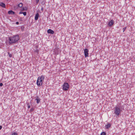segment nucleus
I'll use <instances>...</instances> for the list:
<instances>
[{
  "label": "nucleus",
  "instance_id": "f257e3e1",
  "mask_svg": "<svg viewBox=\"0 0 135 135\" xmlns=\"http://www.w3.org/2000/svg\"><path fill=\"white\" fill-rule=\"evenodd\" d=\"M19 39L20 38L18 35H16L10 37L8 38V42L9 45H11L13 44L17 43Z\"/></svg>",
  "mask_w": 135,
  "mask_h": 135
},
{
  "label": "nucleus",
  "instance_id": "f03ea898",
  "mask_svg": "<svg viewBox=\"0 0 135 135\" xmlns=\"http://www.w3.org/2000/svg\"><path fill=\"white\" fill-rule=\"evenodd\" d=\"M45 76L42 75L41 76L38 77L37 81V84L38 86H40L42 84V81H43L45 79Z\"/></svg>",
  "mask_w": 135,
  "mask_h": 135
},
{
  "label": "nucleus",
  "instance_id": "7ed1b4c3",
  "mask_svg": "<svg viewBox=\"0 0 135 135\" xmlns=\"http://www.w3.org/2000/svg\"><path fill=\"white\" fill-rule=\"evenodd\" d=\"M121 110L120 108L117 107H115L114 108V113L117 116H119V115L121 113Z\"/></svg>",
  "mask_w": 135,
  "mask_h": 135
},
{
  "label": "nucleus",
  "instance_id": "20e7f679",
  "mask_svg": "<svg viewBox=\"0 0 135 135\" xmlns=\"http://www.w3.org/2000/svg\"><path fill=\"white\" fill-rule=\"evenodd\" d=\"M63 86V89L64 91L68 90L69 88V85L67 83H65Z\"/></svg>",
  "mask_w": 135,
  "mask_h": 135
},
{
  "label": "nucleus",
  "instance_id": "39448f33",
  "mask_svg": "<svg viewBox=\"0 0 135 135\" xmlns=\"http://www.w3.org/2000/svg\"><path fill=\"white\" fill-rule=\"evenodd\" d=\"M89 50L88 49H86L84 50V54L85 56V57H86L88 56V53Z\"/></svg>",
  "mask_w": 135,
  "mask_h": 135
},
{
  "label": "nucleus",
  "instance_id": "423d86ee",
  "mask_svg": "<svg viewBox=\"0 0 135 135\" xmlns=\"http://www.w3.org/2000/svg\"><path fill=\"white\" fill-rule=\"evenodd\" d=\"M114 23V21L113 20H111L108 23V25L110 27L112 26Z\"/></svg>",
  "mask_w": 135,
  "mask_h": 135
},
{
  "label": "nucleus",
  "instance_id": "0eeeda50",
  "mask_svg": "<svg viewBox=\"0 0 135 135\" xmlns=\"http://www.w3.org/2000/svg\"><path fill=\"white\" fill-rule=\"evenodd\" d=\"M47 32L48 33L51 34H53L54 33V31L51 29H49L48 30H47Z\"/></svg>",
  "mask_w": 135,
  "mask_h": 135
},
{
  "label": "nucleus",
  "instance_id": "6e6552de",
  "mask_svg": "<svg viewBox=\"0 0 135 135\" xmlns=\"http://www.w3.org/2000/svg\"><path fill=\"white\" fill-rule=\"evenodd\" d=\"M35 100H36L37 103L38 104L40 103V98L38 97L37 96Z\"/></svg>",
  "mask_w": 135,
  "mask_h": 135
},
{
  "label": "nucleus",
  "instance_id": "1a4fd4ad",
  "mask_svg": "<svg viewBox=\"0 0 135 135\" xmlns=\"http://www.w3.org/2000/svg\"><path fill=\"white\" fill-rule=\"evenodd\" d=\"M39 14L38 13H37L35 15V19L36 20H38Z\"/></svg>",
  "mask_w": 135,
  "mask_h": 135
},
{
  "label": "nucleus",
  "instance_id": "9d476101",
  "mask_svg": "<svg viewBox=\"0 0 135 135\" xmlns=\"http://www.w3.org/2000/svg\"><path fill=\"white\" fill-rule=\"evenodd\" d=\"M0 6L4 8H5L6 7L5 4L3 2H1L0 3Z\"/></svg>",
  "mask_w": 135,
  "mask_h": 135
},
{
  "label": "nucleus",
  "instance_id": "9b49d317",
  "mask_svg": "<svg viewBox=\"0 0 135 135\" xmlns=\"http://www.w3.org/2000/svg\"><path fill=\"white\" fill-rule=\"evenodd\" d=\"M8 13L9 14H12L14 15L15 14V13L12 11L10 10L8 11Z\"/></svg>",
  "mask_w": 135,
  "mask_h": 135
},
{
  "label": "nucleus",
  "instance_id": "f8f14e48",
  "mask_svg": "<svg viewBox=\"0 0 135 135\" xmlns=\"http://www.w3.org/2000/svg\"><path fill=\"white\" fill-rule=\"evenodd\" d=\"M111 126L110 124L108 123L107 125L105 126V128L106 129L109 128Z\"/></svg>",
  "mask_w": 135,
  "mask_h": 135
},
{
  "label": "nucleus",
  "instance_id": "ddd939ff",
  "mask_svg": "<svg viewBox=\"0 0 135 135\" xmlns=\"http://www.w3.org/2000/svg\"><path fill=\"white\" fill-rule=\"evenodd\" d=\"M18 6L19 7H22L23 4L22 3H20L18 5Z\"/></svg>",
  "mask_w": 135,
  "mask_h": 135
},
{
  "label": "nucleus",
  "instance_id": "4468645a",
  "mask_svg": "<svg viewBox=\"0 0 135 135\" xmlns=\"http://www.w3.org/2000/svg\"><path fill=\"white\" fill-rule=\"evenodd\" d=\"M11 135H17V134L15 132H13Z\"/></svg>",
  "mask_w": 135,
  "mask_h": 135
},
{
  "label": "nucleus",
  "instance_id": "2eb2a0df",
  "mask_svg": "<svg viewBox=\"0 0 135 135\" xmlns=\"http://www.w3.org/2000/svg\"><path fill=\"white\" fill-rule=\"evenodd\" d=\"M106 133L104 132H102L101 134V135H105Z\"/></svg>",
  "mask_w": 135,
  "mask_h": 135
},
{
  "label": "nucleus",
  "instance_id": "dca6fc26",
  "mask_svg": "<svg viewBox=\"0 0 135 135\" xmlns=\"http://www.w3.org/2000/svg\"><path fill=\"white\" fill-rule=\"evenodd\" d=\"M126 28H127L126 27H124V28H123V32H124V31L126 29Z\"/></svg>",
  "mask_w": 135,
  "mask_h": 135
},
{
  "label": "nucleus",
  "instance_id": "f3484780",
  "mask_svg": "<svg viewBox=\"0 0 135 135\" xmlns=\"http://www.w3.org/2000/svg\"><path fill=\"white\" fill-rule=\"evenodd\" d=\"M23 14L24 16H26V12H23Z\"/></svg>",
  "mask_w": 135,
  "mask_h": 135
},
{
  "label": "nucleus",
  "instance_id": "a211bd4d",
  "mask_svg": "<svg viewBox=\"0 0 135 135\" xmlns=\"http://www.w3.org/2000/svg\"><path fill=\"white\" fill-rule=\"evenodd\" d=\"M27 108L28 109H29L30 108V105H29V103H27Z\"/></svg>",
  "mask_w": 135,
  "mask_h": 135
},
{
  "label": "nucleus",
  "instance_id": "6ab92c4d",
  "mask_svg": "<svg viewBox=\"0 0 135 135\" xmlns=\"http://www.w3.org/2000/svg\"><path fill=\"white\" fill-rule=\"evenodd\" d=\"M36 3L37 4L39 2V0H36Z\"/></svg>",
  "mask_w": 135,
  "mask_h": 135
},
{
  "label": "nucleus",
  "instance_id": "aec40b11",
  "mask_svg": "<svg viewBox=\"0 0 135 135\" xmlns=\"http://www.w3.org/2000/svg\"><path fill=\"white\" fill-rule=\"evenodd\" d=\"M34 110V109L33 108H31V109H30V111H33Z\"/></svg>",
  "mask_w": 135,
  "mask_h": 135
},
{
  "label": "nucleus",
  "instance_id": "412c9836",
  "mask_svg": "<svg viewBox=\"0 0 135 135\" xmlns=\"http://www.w3.org/2000/svg\"><path fill=\"white\" fill-rule=\"evenodd\" d=\"M3 85V84L2 83H0V86H2Z\"/></svg>",
  "mask_w": 135,
  "mask_h": 135
},
{
  "label": "nucleus",
  "instance_id": "4be33fe9",
  "mask_svg": "<svg viewBox=\"0 0 135 135\" xmlns=\"http://www.w3.org/2000/svg\"><path fill=\"white\" fill-rule=\"evenodd\" d=\"M8 54H9V56L10 57H11L12 56V55L11 54H9V53H8Z\"/></svg>",
  "mask_w": 135,
  "mask_h": 135
},
{
  "label": "nucleus",
  "instance_id": "5701e85b",
  "mask_svg": "<svg viewBox=\"0 0 135 135\" xmlns=\"http://www.w3.org/2000/svg\"><path fill=\"white\" fill-rule=\"evenodd\" d=\"M43 10H44V8H43V7H42L41 8V11H42Z\"/></svg>",
  "mask_w": 135,
  "mask_h": 135
},
{
  "label": "nucleus",
  "instance_id": "b1692460",
  "mask_svg": "<svg viewBox=\"0 0 135 135\" xmlns=\"http://www.w3.org/2000/svg\"><path fill=\"white\" fill-rule=\"evenodd\" d=\"M23 13V12H19V14H22Z\"/></svg>",
  "mask_w": 135,
  "mask_h": 135
},
{
  "label": "nucleus",
  "instance_id": "393cba45",
  "mask_svg": "<svg viewBox=\"0 0 135 135\" xmlns=\"http://www.w3.org/2000/svg\"><path fill=\"white\" fill-rule=\"evenodd\" d=\"M16 24H17V25H18V24H19V22H16Z\"/></svg>",
  "mask_w": 135,
  "mask_h": 135
},
{
  "label": "nucleus",
  "instance_id": "a878e982",
  "mask_svg": "<svg viewBox=\"0 0 135 135\" xmlns=\"http://www.w3.org/2000/svg\"><path fill=\"white\" fill-rule=\"evenodd\" d=\"M2 128V127L1 126H0V130Z\"/></svg>",
  "mask_w": 135,
  "mask_h": 135
},
{
  "label": "nucleus",
  "instance_id": "bb28decb",
  "mask_svg": "<svg viewBox=\"0 0 135 135\" xmlns=\"http://www.w3.org/2000/svg\"><path fill=\"white\" fill-rule=\"evenodd\" d=\"M22 8V10H25V9L24 8V7Z\"/></svg>",
  "mask_w": 135,
  "mask_h": 135
}]
</instances>
